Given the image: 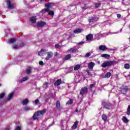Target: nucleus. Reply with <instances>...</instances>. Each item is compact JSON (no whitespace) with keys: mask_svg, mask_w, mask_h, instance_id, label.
Masks as SVG:
<instances>
[{"mask_svg":"<svg viewBox=\"0 0 130 130\" xmlns=\"http://www.w3.org/2000/svg\"><path fill=\"white\" fill-rule=\"evenodd\" d=\"M93 35L90 34L86 36V40L87 41H91L93 39Z\"/></svg>","mask_w":130,"mask_h":130,"instance_id":"obj_12","label":"nucleus"},{"mask_svg":"<svg viewBox=\"0 0 130 130\" xmlns=\"http://www.w3.org/2000/svg\"><path fill=\"white\" fill-rule=\"evenodd\" d=\"M61 84V79H58L55 83L54 85L55 86H59Z\"/></svg>","mask_w":130,"mask_h":130,"instance_id":"obj_20","label":"nucleus"},{"mask_svg":"<svg viewBox=\"0 0 130 130\" xmlns=\"http://www.w3.org/2000/svg\"><path fill=\"white\" fill-rule=\"evenodd\" d=\"M48 83L47 82H45L43 85L44 88H45V89H46V88H47L48 87Z\"/></svg>","mask_w":130,"mask_h":130,"instance_id":"obj_47","label":"nucleus"},{"mask_svg":"<svg viewBox=\"0 0 130 130\" xmlns=\"http://www.w3.org/2000/svg\"><path fill=\"white\" fill-rule=\"evenodd\" d=\"M83 31L84 29L83 28H78L74 30V32L75 34H79V33H81V32H83Z\"/></svg>","mask_w":130,"mask_h":130,"instance_id":"obj_13","label":"nucleus"},{"mask_svg":"<svg viewBox=\"0 0 130 130\" xmlns=\"http://www.w3.org/2000/svg\"><path fill=\"white\" fill-rule=\"evenodd\" d=\"M45 0H41L40 2H44Z\"/></svg>","mask_w":130,"mask_h":130,"instance_id":"obj_57","label":"nucleus"},{"mask_svg":"<svg viewBox=\"0 0 130 130\" xmlns=\"http://www.w3.org/2000/svg\"><path fill=\"white\" fill-rule=\"evenodd\" d=\"M78 124H79V121H76L73 125L72 126V129H76V128H77V126H78Z\"/></svg>","mask_w":130,"mask_h":130,"instance_id":"obj_16","label":"nucleus"},{"mask_svg":"<svg viewBox=\"0 0 130 130\" xmlns=\"http://www.w3.org/2000/svg\"><path fill=\"white\" fill-rule=\"evenodd\" d=\"M96 85L95 83L94 84H91L89 86V90L90 91H92L93 90V88H94V86Z\"/></svg>","mask_w":130,"mask_h":130,"instance_id":"obj_34","label":"nucleus"},{"mask_svg":"<svg viewBox=\"0 0 130 130\" xmlns=\"http://www.w3.org/2000/svg\"><path fill=\"white\" fill-rule=\"evenodd\" d=\"M5 92H2L0 94V99H2L5 97Z\"/></svg>","mask_w":130,"mask_h":130,"instance_id":"obj_43","label":"nucleus"},{"mask_svg":"<svg viewBox=\"0 0 130 130\" xmlns=\"http://www.w3.org/2000/svg\"><path fill=\"white\" fill-rule=\"evenodd\" d=\"M68 52L72 53H76V52H78V49L76 48V47L71 48L68 50Z\"/></svg>","mask_w":130,"mask_h":130,"instance_id":"obj_9","label":"nucleus"},{"mask_svg":"<svg viewBox=\"0 0 130 130\" xmlns=\"http://www.w3.org/2000/svg\"><path fill=\"white\" fill-rule=\"evenodd\" d=\"M90 55H91V53L88 52L85 54V57H89V56H90Z\"/></svg>","mask_w":130,"mask_h":130,"instance_id":"obj_48","label":"nucleus"},{"mask_svg":"<svg viewBox=\"0 0 130 130\" xmlns=\"http://www.w3.org/2000/svg\"><path fill=\"white\" fill-rule=\"evenodd\" d=\"M117 18H120L121 17V15H120L119 14H117Z\"/></svg>","mask_w":130,"mask_h":130,"instance_id":"obj_55","label":"nucleus"},{"mask_svg":"<svg viewBox=\"0 0 130 130\" xmlns=\"http://www.w3.org/2000/svg\"><path fill=\"white\" fill-rule=\"evenodd\" d=\"M39 112V113H40V114H41V115L42 116V115H43V114H44V113H46V109H44L42 111H38Z\"/></svg>","mask_w":130,"mask_h":130,"instance_id":"obj_27","label":"nucleus"},{"mask_svg":"<svg viewBox=\"0 0 130 130\" xmlns=\"http://www.w3.org/2000/svg\"><path fill=\"white\" fill-rule=\"evenodd\" d=\"M120 89L119 91L121 92V94H123L124 95H125L127 93V90H128L126 86H122Z\"/></svg>","mask_w":130,"mask_h":130,"instance_id":"obj_2","label":"nucleus"},{"mask_svg":"<svg viewBox=\"0 0 130 130\" xmlns=\"http://www.w3.org/2000/svg\"><path fill=\"white\" fill-rule=\"evenodd\" d=\"M104 108L106 109H112V105L110 103H106L104 105Z\"/></svg>","mask_w":130,"mask_h":130,"instance_id":"obj_10","label":"nucleus"},{"mask_svg":"<svg viewBox=\"0 0 130 130\" xmlns=\"http://www.w3.org/2000/svg\"><path fill=\"white\" fill-rule=\"evenodd\" d=\"M39 112V113H40V114H41V115L42 116V115H43V114H44V113H46V109H44L42 111H38Z\"/></svg>","mask_w":130,"mask_h":130,"instance_id":"obj_28","label":"nucleus"},{"mask_svg":"<svg viewBox=\"0 0 130 130\" xmlns=\"http://www.w3.org/2000/svg\"><path fill=\"white\" fill-rule=\"evenodd\" d=\"M81 68V64H77L74 67V71H78Z\"/></svg>","mask_w":130,"mask_h":130,"instance_id":"obj_30","label":"nucleus"},{"mask_svg":"<svg viewBox=\"0 0 130 130\" xmlns=\"http://www.w3.org/2000/svg\"><path fill=\"white\" fill-rule=\"evenodd\" d=\"M89 23H93L94 22V18L91 17L90 19L88 20Z\"/></svg>","mask_w":130,"mask_h":130,"instance_id":"obj_44","label":"nucleus"},{"mask_svg":"<svg viewBox=\"0 0 130 130\" xmlns=\"http://www.w3.org/2000/svg\"><path fill=\"white\" fill-rule=\"evenodd\" d=\"M28 103H29V101L28 100V99L23 100L22 101V104L23 106L26 105V104H28Z\"/></svg>","mask_w":130,"mask_h":130,"instance_id":"obj_24","label":"nucleus"},{"mask_svg":"<svg viewBox=\"0 0 130 130\" xmlns=\"http://www.w3.org/2000/svg\"><path fill=\"white\" fill-rule=\"evenodd\" d=\"M41 116L40 113L38 111L36 113H35L33 116L34 119H38L41 117Z\"/></svg>","mask_w":130,"mask_h":130,"instance_id":"obj_7","label":"nucleus"},{"mask_svg":"<svg viewBox=\"0 0 130 130\" xmlns=\"http://www.w3.org/2000/svg\"><path fill=\"white\" fill-rule=\"evenodd\" d=\"M107 35H108V34L104 33V34L101 35V37H106V36H107Z\"/></svg>","mask_w":130,"mask_h":130,"instance_id":"obj_46","label":"nucleus"},{"mask_svg":"<svg viewBox=\"0 0 130 130\" xmlns=\"http://www.w3.org/2000/svg\"><path fill=\"white\" fill-rule=\"evenodd\" d=\"M73 70H74V68L73 67H71L67 69V70L68 71V73H71V72H73Z\"/></svg>","mask_w":130,"mask_h":130,"instance_id":"obj_36","label":"nucleus"},{"mask_svg":"<svg viewBox=\"0 0 130 130\" xmlns=\"http://www.w3.org/2000/svg\"><path fill=\"white\" fill-rule=\"evenodd\" d=\"M18 48H19V47L17 45H14L13 47V49H18Z\"/></svg>","mask_w":130,"mask_h":130,"instance_id":"obj_49","label":"nucleus"},{"mask_svg":"<svg viewBox=\"0 0 130 130\" xmlns=\"http://www.w3.org/2000/svg\"><path fill=\"white\" fill-rule=\"evenodd\" d=\"M82 9H84L85 10H86V8H85V7H83V8Z\"/></svg>","mask_w":130,"mask_h":130,"instance_id":"obj_58","label":"nucleus"},{"mask_svg":"<svg viewBox=\"0 0 130 130\" xmlns=\"http://www.w3.org/2000/svg\"><path fill=\"white\" fill-rule=\"evenodd\" d=\"M122 120L123 121L124 123H127V122L129 121V120L127 118H126V117L125 116L123 117Z\"/></svg>","mask_w":130,"mask_h":130,"instance_id":"obj_22","label":"nucleus"},{"mask_svg":"<svg viewBox=\"0 0 130 130\" xmlns=\"http://www.w3.org/2000/svg\"><path fill=\"white\" fill-rule=\"evenodd\" d=\"M14 92H11V93H10L7 98V101H10V100H11V99H12L13 98V96H14Z\"/></svg>","mask_w":130,"mask_h":130,"instance_id":"obj_15","label":"nucleus"},{"mask_svg":"<svg viewBox=\"0 0 130 130\" xmlns=\"http://www.w3.org/2000/svg\"><path fill=\"white\" fill-rule=\"evenodd\" d=\"M47 56L45 58L46 60H49L50 58H51L53 56V53L52 52H47Z\"/></svg>","mask_w":130,"mask_h":130,"instance_id":"obj_8","label":"nucleus"},{"mask_svg":"<svg viewBox=\"0 0 130 130\" xmlns=\"http://www.w3.org/2000/svg\"><path fill=\"white\" fill-rule=\"evenodd\" d=\"M102 57H104L105 58H108L110 57V55L107 54H103L101 55Z\"/></svg>","mask_w":130,"mask_h":130,"instance_id":"obj_29","label":"nucleus"},{"mask_svg":"<svg viewBox=\"0 0 130 130\" xmlns=\"http://www.w3.org/2000/svg\"><path fill=\"white\" fill-rule=\"evenodd\" d=\"M46 53H47V52L43 49H42L38 52V54L39 56H44V55H45Z\"/></svg>","mask_w":130,"mask_h":130,"instance_id":"obj_5","label":"nucleus"},{"mask_svg":"<svg viewBox=\"0 0 130 130\" xmlns=\"http://www.w3.org/2000/svg\"><path fill=\"white\" fill-rule=\"evenodd\" d=\"M55 47V48H59L60 47V46L58 44H56Z\"/></svg>","mask_w":130,"mask_h":130,"instance_id":"obj_53","label":"nucleus"},{"mask_svg":"<svg viewBox=\"0 0 130 130\" xmlns=\"http://www.w3.org/2000/svg\"><path fill=\"white\" fill-rule=\"evenodd\" d=\"M31 72H32V68L28 67L26 70V73L27 75H30L31 74Z\"/></svg>","mask_w":130,"mask_h":130,"instance_id":"obj_18","label":"nucleus"},{"mask_svg":"<svg viewBox=\"0 0 130 130\" xmlns=\"http://www.w3.org/2000/svg\"><path fill=\"white\" fill-rule=\"evenodd\" d=\"M114 63H115L114 61H107L102 64V68H106V67H110V66H112Z\"/></svg>","mask_w":130,"mask_h":130,"instance_id":"obj_1","label":"nucleus"},{"mask_svg":"<svg viewBox=\"0 0 130 130\" xmlns=\"http://www.w3.org/2000/svg\"><path fill=\"white\" fill-rule=\"evenodd\" d=\"M95 8H99V7H100V6H101V4L96 3H95Z\"/></svg>","mask_w":130,"mask_h":130,"instance_id":"obj_45","label":"nucleus"},{"mask_svg":"<svg viewBox=\"0 0 130 130\" xmlns=\"http://www.w3.org/2000/svg\"><path fill=\"white\" fill-rule=\"evenodd\" d=\"M109 34H111V32H110L109 33Z\"/></svg>","mask_w":130,"mask_h":130,"instance_id":"obj_59","label":"nucleus"},{"mask_svg":"<svg viewBox=\"0 0 130 130\" xmlns=\"http://www.w3.org/2000/svg\"><path fill=\"white\" fill-rule=\"evenodd\" d=\"M49 8H47L46 9H44L41 11V13H47V12H49Z\"/></svg>","mask_w":130,"mask_h":130,"instance_id":"obj_35","label":"nucleus"},{"mask_svg":"<svg viewBox=\"0 0 130 130\" xmlns=\"http://www.w3.org/2000/svg\"><path fill=\"white\" fill-rule=\"evenodd\" d=\"M71 57H72V56L71 55V54H68L65 56V57L64 58V60H68L70 59Z\"/></svg>","mask_w":130,"mask_h":130,"instance_id":"obj_32","label":"nucleus"},{"mask_svg":"<svg viewBox=\"0 0 130 130\" xmlns=\"http://www.w3.org/2000/svg\"><path fill=\"white\" fill-rule=\"evenodd\" d=\"M48 15H50V16H54V12L53 11H50L48 12Z\"/></svg>","mask_w":130,"mask_h":130,"instance_id":"obj_40","label":"nucleus"},{"mask_svg":"<svg viewBox=\"0 0 130 130\" xmlns=\"http://www.w3.org/2000/svg\"><path fill=\"white\" fill-rule=\"evenodd\" d=\"M45 25H46V22L42 21H38L37 23V26L39 28H43V27H44Z\"/></svg>","mask_w":130,"mask_h":130,"instance_id":"obj_6","label":"nucleus"},{"mask_svg":"<svg viewBox=\"0 0 130 130\" xmlns=\"http://www.w3.org/2000/svg\"><path fill=\"white\" fill-rule=\"evenodd\" d=\"M27 80H29V77H24L22 78V79L19 80L20 83H23V82H25V81H27Z\"/></svg>","mask_w":130,"mask_h":130,"instance_id":"obj_23","label":"nucleus"},{"mask_svg":"<svg viewBox=\"0 0 130 130\" xmlns=\"http://www.w3.org/2000/svg\"><path fill=\"white\" fill-rule=\"evenodd\" d=\"M53 6H54V4L52 3H48L45 5L46 8H51L52 7H53Z\"/></svg>","mask_w":130,"mask_h":130,"instance_id":"obj_21","label":"nucleus"},{"mask_svg":"<svg viewBox=\"0 0 130 130\" xmlns=\"http://www.w3.org/2000/svg\"><path fill=\"white\" fill-rule=\"evenodd\" d=\"M35 104H38V103H39V99H37L35 101Z\"/></svg>","mask_w":130,"mask_h":130,"instance_id":"obj_51","label":"nucleus"},{"mask_svg":"<svg viewBox=\"0 0 130 130\" xmlns=\"http://www.w3.org/2000/svg\"><path fill=\"white\" fill-rule=\"evenodd\" d=\"M1 86H2V84H0V87H1Z\"/></svg>","mask_w":130,"mask_h":130,"instance_id":"obj_60","label":"nucleus"},{"mask_svg":"<svg viewBox=\"0 0 130 130\" xmlns=\"http://www.w3.org/2000/svg\"><path fill=\"white\" fill-rule=\"evenodd\" d=\"M87 92L88 88H87V87H84L81 89L80 94V95H82V96H83V95L87 94Z\"/></svg>","mask_w":130,"mask_h":130,"instance_id":"obj_4","label":"nucleus"},{"mask_svg":"<svg viewBox=\"0 0 130 130\" xmlns=\"http://www.w3.org/2000/svg\"><path fill=\"white\" fill-rule=\"evenodd\" d=\"M85 44V42H80L77 43V45H83V44Z\"/></svg>","mask_w":130,"mask_h":130,"instance_id":"obj_50","label":"nucleus"},{"mask_svg":"<svg viewBox=\"0 0 130 130\" xmlns=\"http://www.w3.org/2000/svg\"><path fill=\"white\" fill-rule=\"evenodd\" d=\"M15 130H21V126H18L16 128Z\"/></svg>","mask_w":130,"mask_h":130,"instance_id":"obj_54","label":"nucleus"},{"mask_svg":"<svg viewBox=\"0 0 130 130\" xmlns=\"http://www.w3.org/2000/svg\"><path fill=\"white\" fill-rule=\"evenodd\" d=\"M130 66L128 63H126L124 64V68L126 69V70H129Z\"/></svg>","mask_w":130,"mask_h":130,"instance_id":"obj_38","label":"nucleus"},{"mask_svg":"<svg viewBox=\"0 0 130 130\" xmlns=\"http://www.w3.org/2000/svg\"><path fill=\"white\" fill-rule=\"evenodd\" d=\"M56 107H57V108H59V107H60V103L59 102V101H57L56 104Z\"/></svg>","mask_w":130,"mask_h":130,"instance_id":"obj_39","label":"nucleus"},{"mask_svg":"<svg viewBox=\"0 0 130 130\" xmlns=\"http://www.w3.org/2000/svg\"><path fill=\"white\" fill-rule=\"evenodd\" d=\"M126 114L127 115H130V105H128V108L127 109Z\"/></svg>","mask_w":130,"mask_h":130,"instance_id":"obj_37","label":"nucleus"},{"mask_svg":"<svg viewBox=\"0 0 130 130\" xmlns=\"http://www.w3.org/2000/svg\"><path fill=\"white\" fill-rule=\"evenodd\" d=\"M102 118L104 121L106 122L107 121V116L105 114H103L102 116Z\"/></svg>","mask_w":130,"mask_h":130,"instance_id":"obj_25","label":"nucleus"},{"mask_svg":"<svg viewBox=\"0 0 130 130\" xmlns=\"http://www.w3.org/2000/svg\"><path fill=\"white\" fill-rule=\"evenodd\" d=\"M39 65H40V66H43V64H44V63L43 61H40L39 62Z\"/></svg>","mask_w":130,"mask_h":130,"instance_id":"obj_52","label":"nucleus"},{"mask_svg":"<svg viewBox=\"0 0 130 130\" xmlns=\"http://www.w3.org/2000/svg\"><path fill=\"white\" fill-rule=\"evenodd\" d=\"M36 16H32L30 18V21L31 23H32V24H34V23H36Z\"/></svg>","mask_w":130,"mask_h":130,"instance_id":"obj_17","label":"nucleus"},{"mask_svg":"<svg viewBox=\"0 0 130 130\" xmlns=\"http://www.w3.org/2000/svg\"><path fill=\"white\" fill-rule=\"evenodd\" d=\"M94 38L97 40H99V39H100V38H101V35H100V34H96L95 35Z\"/></svg>","mask_w":130,"mask_h":130,"instance_id":"obj_26","label":"nucleus"},{"mask_svg":"<svg viewBox=\"0 0 130 130\" xmlns=\"http://www.w3.org/2000/svg\"><path fill=\"white\" fill-rule=\"evenodd\" d=\"M95 66V63L93 62H90L88 63V68L89 70H93V68Z\"/></svg>","mask_w":130,"mask_h":130,"instance_id":"obj_11","label":"nucleus"},{"mask_svg":"<svg viewBox=\"0 0 130 130\" xmlns=\"http://www.w3.org/2000/svg\"><path fill=\"white\" fill-rule=\"evenodd\" d=\"M67 104H68V105L73 104V100H70L69 101H68L67 103Z\"/></svg>","mask_w":130,"mask_h":130,"instance_id":"obj_42","label":"nucleus"},{"mask_svg":"<svg viewBox=\"0 0 130 130\" xmlns=\"http://www.w3.org/2000/svg\"><path fill=\"white\" fill-rule=\"evenodd\" d=\"M99 49L102 51H105V50H107V47L105 45H101L99 46Z\"/></svg>","mask_w":130,"mask_h":130,"instance_id":"obj_14","label":"nucleus"},{"mask_svg":"<svg viewBox=\"0 0 130 130\" xmlns=\"http://www.w3.org/2000/svg\"><path fill=\"white\" fill-rule=\"evenodd\" d=\"M110 77H111V73L107 72L103 78H104L105 79H108L109 78H110Z\"/></svg>","mask_w":130,"mask_h":130,"instance_id":"obj_19","label":"nucleus"},{"mask_svg":"<svg viewBox=\"0 0 130 130\" xmlns=\"http://www.w3.org/2000/svg\"><path fill=\"white\" fill-rule=\"evenodd\" d=\"M41 130H47V126L45 124H42L41 126Z\"/></svg>","mask_w":130,"mask_h":130,"instance_id":"obj_31","label":"nucleus"},{"mask_svg":"<svg viewBox=\"0 0 130 130\" xmlns=\"http://www.w3.org/2000/svg\"><path fill=\"white\" fill-rule=\"evenodd\" d=\"M79 112H81V111L80 110V111H79Z\"/></svg>","mask_w":130,"mask_h":130,"instance_id":"obj_61","label":"nucleus"},{"mask_svg":"<svg viewBox=\"0 0 130 130\" xmlns=\"http://www.w3.org/2000/svg\"><path fill=\"white\" fill-rule=\"evenodd\" d=\"M16 39H11L8 42V43H9V44H12V43L16 42Z\"/></svg>","mask_w":130,"mask_h":130,"instance_id":"obj_33","label":"nucleus"},{"mask_svg":"<svg viewBox=\"0 0 130 130\" xmlns=\"http://www.w3.org/2000/svg\"><path fill=\"white\" fill-rule=\"evenodd\" d=\"M7 5L8 9H10V10L15 9V6H14V4L11 2V1L10 0L7 1Z\"/></svg>","mask_w":130,"mask_h":130,"instance_id":"obj_3","label":"nucleus"},{"mask_svg":"<svg viewBox=\"0 0 130 130\" xmlns=\"http://www.w3.org/2000/svg\"><path fill=\"white\" fill-rule=\"evenodd\" d=\"M76 112H79V110H78V109H76L75 110Z\"/></svg>","mask_w":130,"mask_h":130,"instance_id":"obj_56","label":"nucleus"},{"mask_svg":"<svg viewBox=\"0 0 130 130\" xmlns=\"http://www.w3.org/2000/svg\"><path fill=\"white\" fill-rule=\"evenodd\" d=\"M29 110H31V109L27 106H25L24 107V111H29Z\"/></svg>","mask_w":130,"mask_h":130,"instance_id":"obj_41","label":"nucleus"}]
</instances>
